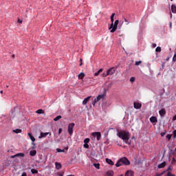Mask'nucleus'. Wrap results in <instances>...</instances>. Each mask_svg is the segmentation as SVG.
<instances>
[{
  "label": "nucleus",
  "instance_id": "4468645a",
  "mask_svg": "<svg viewBox=\"0 0 176 176\" xmlns=\"http://www.w3.org/2000/svg\"><path fill=\"white\" fill-rule=\"evenodd\" d=\"M159 113H160V116H162L163 118V116H164V115H166V109H162L161 110L159 111Z\"/></svg>",
  "mask_w": 176,
  "mask_h": 176
},
{
  "label": "nucleus",
  "instance_id": "6e6552de",
  "mask_svg": "<svg viewBox=\"0 0 176 176\" xmlns=\"http://www.w3.org/2000/svg\"><path fill=\"white\" fill-rule=\"evenodd\" d=\"M133 107L135 109H141V107H142V104L140 102H135L133 103Z\"/></svg>",
  "mask_w": 176,
  "mask_h": 176
},
{
  "label": "nucleus",
  "instance_id": "c03bdc74",
  "mask_svg": "<svg viewBox=\"0 0 176 176\" xmlns=\"http://www.w3.org/2000/svg\"><path fill=\"white\" fill-rule=\"evenodd\" d=\"M18 23H19V24H22L23 23V20L18 19Z\"/></svg>",
  "mask_w": 176,
  "mask_h": 176
},
{
  "label": "nucleus",
  "instance_id": "ddd939ff",
  "mask_svg": "<svg viewBox=\"0 0 176 176\" xmlns=\"http://www.w3.org/2000/svg\"><path fill=\"white\" fill-rule=\"evenodd\" d=\"M47 135H49V132L41 133L38 138H45V137H46Z\"/></svg>",
  "mask_w": 176,
  "mask_h": 176
},
{
  "label": "nucleus",
  "instance_id": "393cba45",
  "mask_svg": "<svg viewBox=\"0 0 176 176\" xmlns=\"http://www.w3.org/2000/svg\"><path fill=\"white\" fill-rule=\"evenodd\" d=\"M31 173H32V174H38V170H36L35 168H32V169H31Z\"/></svg>",
  "mask_w": 176,
  "mask_h": 176
},
{
  "label": "nucleus",
  "instance_id": "dca6fc26",
  "mask_svg": "<svg viewBox=\"0 0 176 176\" xmlns=\"http://www.w3.org/2000/svg\"><path fill=\"white\" fill-rule=\"evenodd\" d=\"M166 162H164L158 165V168H164L166 167Z\"/></svg>",
  "mask_w": 176,
  "mask_h": 176
},
{
  "label": "nucleus",
  "instance_id": "a878e982",
  "mask_svg": "<svg viewBox=\"0 0 176 176\" xmlns=\"http://www.w3.org/2000/svg\"><path fill=\"white\" fill-rule=\"evenodd\" d=\"M114 17H115V13H113L110 17L111 23H113L114 21V19H113Z\"/></svg>",
  "mask_w": 176,
  "mask_h": 176
},
{
  "label": "nucleus",
  "instance_id": "a19ab883",
  "mask_svg": "<svg viewBox=\"0 0 176 176\" xmlns=\"http://www.w3.org/2000/svg\"><path fill=\"white\" fill-rule=\"evenodd\" d=\"M176 138V130L173 131V138Z\"/></svg>",
  "mask_w": 176,
  "mask_h": 176
},
{
  "label": "nucleus",
  "instance_id": "de8ad7c7",
  "mask_svg": "<svg viewBox=\"0 0 176 176\" xmlns=\"http://www.w3.org/2000/svg\"><path fill=\"white\" fill-rule=\"evenodd\" d=\"M170 28H173V23L170 22Z\"/></svg>",
  "mask_w": 176,
  "mask_h": 176
},
{
  "label": "nucleus",
  "instance_id": "a18cd8bd",
  "mask_svg": "<svg viewBox=\"0 0 176 176\" xmlns=\"http://www.w3.org/2000/svg\"><path fill=\"white\" fill-rule=\"evenodd\" d=\"M80 67H82V61H83V60L82 59V58H80Z\"/></svg>",
  "mask_w": 176,
  "mask_h": 176
},
{
  "label": "nucleus",
  "instance_id": "aec40b11",
  "mask_svg": "<svg viewBox=\"0 0 176 176\" xmlns=\"http://www.w3.org/2000/svg\"><path fill=\"white\" fill-rule=\"evenodd\" d=\"M171 11L173 13H176V6L175 5L173 4L171 6Z\"/></svg>",
  "mask_w": 176,
  "mask_h": 176
},
{
  "label": "nucleus",
  "instance_id": "b1692460",
  "mask_svg": "<svg viewBox=\"0 0 176 176\" xmlns=\"http://www.w3.org/2000/svg\"><path fill=\"white\" fill-rule=\"evenodd\" d=\"M83 78H85V73H80L78 75V79H83Z\"/></svg>",
  "mask_w": 176,
  "mask_h": 176
},
{
  "label": "nucleus",
  "instance_id": "e433bc0d",
  "mask_svg": "<svg viewBox=\"0 0 176 176\" xmlns=\"http://www.w3.org/2000/svg\"><path fill=\"white\" fill-rule=\"evenodd\" d=\"M84 148H86L87 149H88V148H89V144H88V143H85V144H84Z\"/></svg>",
  "mask_w": 176,
  "mask_h": 176
},
{
  "label": "nucleus",
  "instance_id": "bb28decb",
  "mask_svg": "<svg viewBox=\"0 0 176 176\" xmlns=\"http://www.w3.org/2000/svg\"><path fill=\"white\" fill-rule=\"evenodd\" d=\"M36 113H38V114H42V113H44L45 111H43V109H38L36 111Z\"/></svg>",
  "mask_w": 176,
  "mask_h": 176
},
{
  "label": "nucleus",
  "instance_id": "6e6d98bb",
  "mask_svg": "<svg viewBox=\"0 0 176 176\" xmlns=\"http://www.w3.org/2000/svg\"><path fill=\"white\" fill-rule=\"evenodd\" d=\"M1 94H3V91H0Z\"/></svg>",
  "mask_w": 176,
  "mask_h": 176
},
{
  "label": "nucleus",
  "instance_id": "f3484780",
  "mask_svg": "<svg viewBox=\"0 0 176 176\" xmlns=\"http://www.w3.org/2000/svg\"><path fill=\"white\" fill-rule=\"evenodd\" d=\"M56 170H60L62 167L61 164L60 162L55 163Z\"/></svg>",
  "mask_w": 176,
  "mask_h": 176
},
{
  "label": "nucleus",
  "instance_id": "58836bf2",
  "mask_svg": "<svg viewBox=\"0 0 176 176\" xmlns=\"http://www.w3.org/2000/svg\"><path fill=\"white\" fill-rule=\"evenodd\" d=\"M166 135V131L161 133V137H164Z\"/></svg>",
  "mask_w": 176,
  "mask_h": 176
},
{
  "label": "nucleus",
  "instance_id": "cd10ccee",
  "mask_svg": "<svg viewBox=\"0 0 176 176\" xmlns=\"http://www.w3.org/2000/svg\"><path fill=\"white\" fill-rule=\"evenodd\" d=\"M61 116H56L54 119V122H57L58 120H60V119H61Z\"/></svg>",
  "mask_w": 176,
  "mask_h": 176
},
{
  "label": "nucleus",
  "instance_id": "13d9d810",
  "mask_svg": "<svg viewBox=\"0 0 176 176\" xmlns=\"http://www.w3.org/2000/svg\"><path fill=\"white\" fill-rule=\"evenodd\" d=\"M12 58H14V54H13V55L12 56Z\"/></svg>",
  "mask_w": 176,
  "mask_h": 176
},
{
  "label": "nucleus",
  "instance_id": "473e14b6",
  "mask_svg": "<svg viewBox=\"0 0 176 176\" xmlns=\"http://www.w3.org/2000/svg\"><path fill=\"white\" fill-rule=\"evenodd\" d=\"M130 82H131V83L135 82V77H131L130 78Z\"/></svg>",
  "mask_w": 176,
  "mask_h": 176
},
{
  "label": "nucleus",
  "instance_id": "7c9ffc66",
  "mask_svg": "<svg viewBox=\"0 0 176 176\" xmlns=\"http://www.w3.org/2000/svg\"><path fill=\"white\" fill-rule=\"evenodd\" d=\"M57 152H58L59 153H61L63 152H65V151L64 149H61V148H57L56 149Z\"/></svg>",
  "mask_w": 176,
  "mask_h": 176
},
{
  "label": "nucleus",
  "instance_id": "ea45409f",
  "mask_svg": "<svg viewBox=\"0 0 176 176\" xmlns=\"http://www.w3.org/2000/svg\"><path fill=\"white\" fill-rule=\"evenodd\" d=\"M62 132H63V129L60 128L58 129V134H61Z\"/></svg>",
  "mask_w": 176,
  "mask_h": 176
},
{
  "label": "nucleus",
  "instance_id": "49530a36",
  "mask_svg": "<svg viewBox=\"0 0 176 176\" xmlns=\"http://www.w3.org/2000/svg\"><path fill=\"white\" fill-rule=\"evenodd\" d=\"M21 176H27V173L23 172L21 175Z\"/></svg>",
  "mask_w": 176,
  "mask_h": 176
},
{
  "label": "nucleus",
  "instance_id": "09e8293b",
  "mask_svg": "<svg viewBox=\"0 0 176 176\" xmlns=\"http://www.w3.org/2000/svg\"><path fill=\"white\" fill-rule=\"evenodd\" d=\"M152 46H153V47H156L157 45H156V43H153Z\"/></svg>",
  "mask_w": 176,
  "mask_h": 176
},
{
  "label": "nucleus",
  "instance_id": "603ef678",
  "mask_svg": "<svg viewBox=\"0 0 176 176\" xmlns=\"http://www.w3.org/2000/svg\"><path fill=\"white\" fill-rule=\"evenodd\" d=\"M173 120H176V116H173Z\"/></svg>",
  "mask_w": 176,
  "mask_h": 176
},
{
  "label": "nucleus",
  "instance_id": "864d4df0",
  "mask_svg": "<svg viewBox=\"0 0 176 176\" xmlns=\"http://www.w3.org/2000/svg\"><path fill=\"white\" fill-rule=\"evenodd\" d=\"M124 21L126 23V25L129 24V22L127 21V19H124Z\"/></svg>",
  "mask_w": 176,
  "mask_h": 176
},
{
  "label": "nucleus",
  "instance_id": "6ab92c4d",
  "mask_svg": "<svg viewBox=\"0 0 176 176\" xmlns=\"http://www.w3.org/2000/svg\"><path fill=\"white\" fill-rule=\"evenodd\" d=\"M106 176H113V170H108L106 173Z\"/></svg>",
  "mask_w": 176,
  "mask_h": 176
},
{
  "label": "nucleus",
  "instance_id": "f8f14e48",
  "mask_svg": "<svg viewBox=\"0 0 176 176\" xmlns=\"http://www.w3.org/2000/svg\"><path fill=\"white\" fill-rule=\"evenodd\" d=\"M150 122H151V123H157V118L152 116L150 118Z\"/></svg>",
  "mask_w": 176,
  "mask_h": 176
},
{
  "label": "nucleus",
  "instance_id": "bf43d9fd",
  "mask_svg": "<svg viewBox=\"0 0 176 176\" xmlns=\"http://www.w3.org/2000/svg\"><path fill=\"white\" fill-rule=\"evenodd\" d=\"M32 149H35V146H33V147L32 148Z\"/></svg>",
  "mask_w": 176,
  "mask_h": 176
},
{
  "label": "nucleus",
  "instance_id": "4d7b16f0",
  "mask_svg": "<svg viewBox=\"0 0 176 176\" xmlns=\"http://www.w3.org/2000/svg\"><path fill=\"white\" fill-rule=\"evenodd\" d=\"M173 18V14H170V19Z\"/></svg>",
  "mask_w": 176,
  "mask_h": 176
},
{
  "label": "nucleus",
  "instance_id": "680f3d73",
  "mask_svg": "<svg viewBox=\"0 0 176 176\" xmlns=\"http://www.w3.org/2000/svg\"><path fill=\"white\" fill-rule=\"evenodd\" d=\"M171 151V152H173V153H174V151H173L172 150H170Z\"/></svg>",
  "mask_w": 176,
  "mask_h": 176
},
{
  "label": "nucleus",
  "instance_id": "0e129e2a",
  "mask_svg": "<svg viewBox=\"0 0 176 176\" xmlns=\"http://www.w3.org/2000/svg\"><path fill=\"white\" fill-rule=\"evenodd\" d=\"M170 1H173V0H170Z\"/></svg>",
  "mask_w": 176,
  "mask_h": 176
},
{
  "label": "nucleus",
  "instance_id": "c9c22d12",
  "mask_svg": "<svg viewBox=\"0 0 176 176\" xmlns=\"http://www.w3.org/2000/svg\"><path fill=\"white\" fill-rule=\"evenodd\" d=\"M167 176H175V175L171 173V172H168Z\"/></svg>",
  "mask_w": 176,
  "mask_h": 176
},
{
  "label": "nucleus",
  "instance_id": "f704fd0d",
  "mask_svg": "<svg viewBox=\"0 0 176 176\" xmlns=\"http://www.w3.org/2000/svg\"><path fill=\"white\" fill-rule=\"evenodd\" d=\"M141 63H142L141 60L136 61V62L135 63V65H140V64H141Z\"/></svg>",
  "mask_w": 176,
  "mask_h": 176
},
{
  "label": "nucleus",
  "instance_id": "3c124183",
  "mask_svg": "<svg viewBox=\"0 0 176 176\" xmlns=\"http://www.w3.org/2000/svg\"><path fill=\"white\" fill-rule=\"evenodd\" d=\"M171 170V166H168V169H167V171H170Z\"/></svg>",
  "mask_w": 176,
  "mask_h": 176
},
{
  "label": "nucleus",
  "instance_id": "20e7f679",
  "mask_svg": "<svg viewBox=\"0 0 176 176\" xmlns=\"http://www.w3.org/2000/svg\"><path fill=\"white\" fill-rule=\"evenodd\" d=\"M116 71V70H115V67H111L107 71L106 73L102 74V76H104V78H107V76H109V75H113Z\"/></svg>",
  "mask_w": 176,
  "mask_h": 176
},
{
  "label": "nucleus",
  "instance_id": "37998d69",
  "mask_svg": "<svg viewBox=\"0 0 176 176\" xmlns=\"http://www.w3.org/2000/svg\"><path fill=\"white\" fill-rule=\"evenodd\" d=\"M58 176H64V173H58Z\"/></svg>",
  "mask_w": 176,
  "mask_h": 176
},
{
  "label": "nucleus",
  "instance_id": "e2e57ef3",
  "mask_svg": "<svg viewBox=\"0 0 176 176\" xmlns=\"http://www.w3.org/2000/svg\"><path fill=\"white\" fill-rule=\"evenodd\" d=\"M175 57H176V54L174 55Z\"/></svg>",
  "mask_w": 176,
  "mask_h": 176
},
{
  "label": "nucleus",
  "instance_id": "0eeeda50",
  "mask_svg": "<svg viewBox=\"0 0 176 176\" xmlns=\"http://www.w3.org/2000/svg\"><path fill=\"white\" fill-rule=\"evenodd\" d=\"M93 137H96L97 141L101 140V133L100 132H94L92 133Z\"/></svg>",
  "mask_w": 176,
  "mask_h": 176
},
{
  "label": "nucleus",
  "instance_id": "79ce46f5",
  "mask_svg": "<svg viewBox=\"0 0 176 176\" xmlns=\"http://www.w3.org/2000/svg\"><path fill=\"white\" fill-rule=\"evenodd\" d=\"M126 144H128V145H131V140H127V142H125Z\"/></svg>",
  "mask_w": 176,
  "mask_h": 176
},
{
  "label": "nucleus",
  "instance_id": "052dcab7",
  "mask_svg": "<svg viewBox=\"0 0 176 176\" xmlns=\"http://www.w3.org/2000/svg\"><path fill=\"white\" fill-rule=\"evenodd\" d=\"M6 87H7V89H8V87H9V85H6Z\"/></svg>",
  "mask_w": 176,
  "mask_h": 176
},
{
  "label": "nucleus",
  "instance_id": "2eb2a0df",
  "mask_svg": "<svg viewBox=\"0 0 176 176\" xmlns=\"http://www.w3.org/2000/svg\"><path fill=\"white\" fill-rule=\"evenodd\" d=\"M106 163H107L108 164H109L110 166H113V164H115V163H113L111 159L109 158H106Z\"/></svg>",
  "mask_w": 176,
  "mask_h": 176
},
{
  "label": "nucleus",
  "instance_id": "4c0bfd02",
  "mask_svg": "<svg viewBox=\"0 0 176 176\" xmlns=\"http://www.w3.org/2000/svg\"><path fill=\"white\" fill-rule=\"evenodd\" d=\"M166 138H168V141H170V140H171V135H167Z\"/></svg>",
  "mask_w": 176,
  "mask_h": 176
},
{
  "label": "nucleus",
  "instance_id": "9b49d317",
  "mask_svg": "<svg viewBox=\"0 0 176 176\" xmlns=\"http://www.w3.org/2000/svg\"><path fill=\"white\" fill-rule=\"evenodd\" d=\"M90 98H91V96H88L86 98H85L82 101V105H86L87 102L90 100Z\"/></svg>",
  "mask_w": 176,
  "mask_h": 176
},
{
  "label": "nucleus",
  "instance_id": "7ed1b4c3",
  "mask_svg": "<svg viewBox=\"0 0 176 176\" xmlns=\"http://www.w3.org/2000/svg\"><path fill=\"white\" fill-rule=\"evenodd\" d=\"M119 24V20H116L115 21V23L113 24V23H112L111 25H110V27L109 28V30H110V32L111 33H113L115 32V31H116V30H118V25Z\"/></svg>",
  "mask_w": 176,
  "mask_h": 176
},
{
  "label": "nucleus",
  "instance_id": "5fc2aeb1",
  "mask_svg": "<svg viewBox=\"0 0 176 176\" xmlns=\"http://www.w3.org/2000/svg\"><path fill=\"white\" fill-rule=\"evenodd\" d=\"M12 159H14V157H17L16 156H14V155H12V157H11Z\"/></svg>",
  "mask_w": 176,
  "mask_h": 176
},
{
  "label": "nucleus",
  "instance_id": "1a4fd4ad",
  "mask_svg": "<svg viewBox=\"0 0 176 176\" xmlns=\"http://www.w3.org/2000/svg\"><path fill=\"white\" fill-rule=\"evenodd\" d=\"M28 135H29V138H30L31 141L32 142V145H34V146H35V138L32 135V133H28Z\"/></svg>",
  "mask_w": 176,
  "mask_h": 176
},
{
  "label": "nucleus",
  "instance_id": "8fccbe9b",
  "mask_svg": "<svg viewBox=\"0 0 176 176\" xmlns=\"http://www.w3.org/2000/svg\"><path fill=\"white\" fill-rule=\"evenodd\" d=\"M173 61H174V62L176 61V57H175V56H173Z\"/></svg>",
  "mask_w": 176,
  "mask_h": 176
},
{
  "label": "nucleus",
  "instance_id": "4be33fe9",
  "mask_svg": "<svg viewBox=\"0 0 176 176\" xmlns=\"http://www.w3.org/2000/svg\"><path fill=\"white\" fill-rule=\"evenodd\" d=\"M21 129H16L15 130H13V133H15L16 134H19L20 133H21Z\"/></svg>",
  "mask_w": 176,
  "mask_h": 176
},
{
  "label": "nucleus",
  "instance_id": "2f4dec72",
  "mask_svg": "<svg viewBox=\"0 0 176 176\" xmlns=\"http://www.w3.org/2000/svg\"><path fill=\"white\" fill-rule=\"evenodd\" d=\"M89 142H90V139L89 138L85 139V140H84L85 144H89Z\"/></svg>",
  "mask_w": 176,
  "mask_h": 176
},
{
  "label": "nucleus",
  "instance_id": "423d86ee",
  "mask_svg": "<svg viewBox=\"0 0 176 176\" xmlns=\"http://www.w3.org/2000/svg\"><path fill=\"white\" fill-rule=\"evenodd\" d=\"M74 127H75V123L72 122L69 124L68 128H67V131L69 134V135H72L74 134Z\"/></svg>",
  "mask_w": 176,
  "mask_h": 176
},
{
  "label": "nucleus",
  "instance_id": "c85d7f7f",
  "mask_svg": "<svg viewBox=\"0 0 176 176\" xmlns=\"http://www.w3.org/2000/svg\"><path fill=\"white\" fill-rule=\"evenodd\" d=\"M94 167H96V168H97L98 170H100V164H94Z\"/></svg>",
  "mask_w": 176,
  "mask_h": 176
},
{
  "label": "nucleus",
  "instance_id": "412c9836",
  "mask_svg": "<svg viewBox=\"0 0 176 176\" xmlns=\"http://www.w3.org/2000/svg\"><path fill=\"white\" fill-rule=\"evenodd\" d=\"M102 71H104V69H99L96 73H95L94 76H98L100 75V74H101V72H102Z\"/></svg>",
  "mask_w": 176,
  "mask_h": 176
},
{
  "label": "nucleus",
  "instance_id": "39448f33",
  "mask_svg": "<svg viewBox=\"0 0 176 176\" xmlns=\"http://www.w3.org/2000/svg\"><path fill=\"white\" fill-rule=\"evenodd\" d=\"M105 97V94H100L98 95L96 98L94 99V100L92 102V105H94V107L96 105V104H97V102H98V101H100V100H104V98Z\"/></svg>",
  "mask_w": 176,
  "mask_h": 176
},
{
  "label": "nucleus",
  "instance_id": "5701e85b",
  "mask_svg": "<svg viewBox=\"0 0 176 176\" xmlns=\"http://www.w3.org/2000/svg\"><path fill=\"white\" fill-rule=\"evenodd\" d=\"M30 156H35V155H36V150L30 151Z\"/></svg>",
  "mask_w": 176,
  "mask_h": 176
},
{
  "label": "nucleus",
  "instance_id": "f03ea898",
  "mask_svg": "<svg viewBox=\"0 0 176 176\" xmlns=\"http://www.w3.org/2000/svg\"><path fill=\"white\" fill-rule=\"evenodd\" d=\"M124 164L125 166H130V161L127 157H124L122 158H120L116 164V167H120V166H123Z\"/></svg>",
  "mask_w": 176,
  "mask_h": 176
},
{
  "label": "nucleus",
  "instance_id": "f257e3e1",
  "mask_svg": "<svg viewBox=\"0 0 176 176\" xmlns=\"http://www.w3.org/2000/svg\"><path fill=\"white\" fill-rule=\"evenodd\" d=\"M118 137L121 138L124 142H127L130 140V133L127 131H122L117 133Z\"/></svg>",
  "mask_w": 176,
  "mask_h": 176
},
{
  "label": "nucleus",
  "instance_id": "c756f323",
  "mask_svg": "<svg viewBox=\"0 0 176 176\" xmlns=\"http://www.w3.org/2000/svg\"><path fill=\"white\" fill-rule=\"evenodd\" d=\"M155 52H158V53H160V52H162V47H157L155 49Z\"/></svg>",
  "mask_w": 176,
  "mask_h": 176
},
{
  "label": "nucleus",
  "instance_id": "72a5a7b5",
  "mask_svg": "<svg viewBox=\"0 0 176 176\" xmlns=\"http://www.w3.org/2000/svg\"><path fill=\"white\" fill-rule=\"evenodd\" d=\"M176 163V160L175 157H173L172 161H171V164H175Z\"/></svg>",
  "mask_w": 176,
  "mask_h": 176
},
{
  "label": "nucleus",
  "instance_id": "9d476101",
  "mask_svg": "<svg viewBox=\"0 0 176 176\" xmlns=\"http://www.w3.org/2000/svg\"><path fill=\"white\" fill-rule=\"evenodd\" d=\"M124 176H134V171L129 170L125 173Z\"/></svg>",
  "mask_w": 176,
  "mask_h": 176
},
{
  "label": "nucleus",
  "instance_id": "a211bd4d",
  "mask_svg": "<svg viewBox=\"0 0 176 176\" xmlns=\"http://www.w3.org/2000/svg\"><path fill=\"white\" fill-rule=\"evenodd\" d=\"M14 156H16V157H19L21 156V157H24V156H25V155L24 154V153H16V155H14Z\"/></svg>",
  "mask_w": 176,
  "mask_h": 176
}]
</instances>
